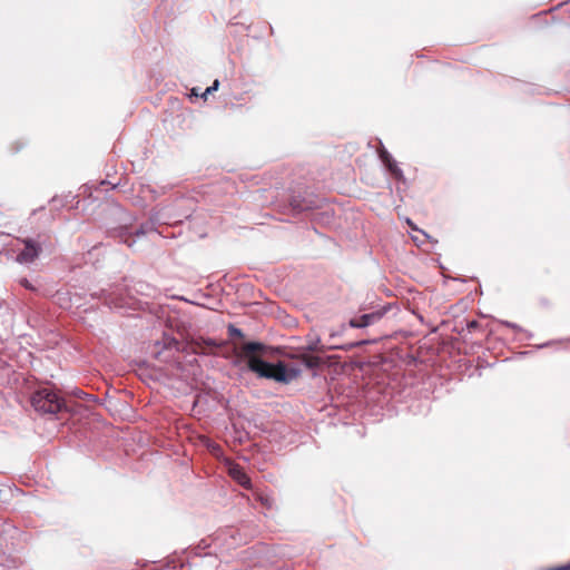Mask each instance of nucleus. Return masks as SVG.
I'll list each match as a JSON object with an SVG mask.
<instances>
[{
	"label": "nucleus",
	"instance_id": "1",
	"mask_svg": "<svg viewBox=\"0 0 570 570\" xmlns=\"http://www.w3.org/2000/svg\"><path fill=\"white\" fill-rule=\"evenodd\" d=\"M247 366L259 377L274 380L278 383H289L301 373L298 368H287L283 362L272 364L254 355L248 357Z\"/></svg>",
	"mask_w": 570,
	"mask_h": 570
},
{
	"label": "nucleus",
	"instance_id": "2",
	"mask_svg": "<svg viewBox=\"0 0 570 570\" xmlns=\"http://www.w3.org/2000/svg\"><path fill=\"white\" fill-rule=\"evenodd\" d=\"M33 409L42 414H56L63 409V401L49 389H41L31 396Z\"/></svg>",
	"mask_w": 570,
	"mask_h": 570
},
{
	"label": "nucleus",
	"instance_id": "3",
	"mask_svg": "<svg viewBox=\"0 0 570 570\" xmlns=\"http://www.w3.org/2000/svg\"><path fill=\"white\" fill-rule=\"evenodd\" d=\"M225 465L227 468V472L229 476L237 482L243 488L250 490L252 489V481L250 478L247 475L246 471L243 466L239 464L233 462L232 460H225Z\"/></svg>",
	"mask_w": 570,
	"mask_h": 570
},
{
	"label": "nucleus",
	"instance_id": "4",
	"mask_svg": "<svg viewBox=\"0 0 570 570\" xmlns=\"http://www.w3.org/2000/svg\"><path fill=\"white\" fill-rule=\"evenodd\" d=\"M23 243L24 248L17 256V261L20 264H30L39 256L41 247L39 246V244L31 239H26L23 240Z\"/></svg>",
	"mask_w": 570,
	"mask_h": 570
},
{
	"label": "nucleus",
	"instance_id": "5",
	"mask_svg": "<svg viewBox=\"0 0 570 570\" xmlns=\"http://www.w3.org/2000/svg\"><path fill=\"white\" fill-rule=\"evenodd\" d=\"M386 313V309H380L372 313L363 314L360 317L352 318L350 326L353 328H363L379 322Z\"/></svg>",
	"mask_w": 570,
	"mask_h": 570
},
{
	"label": "nucleus",
	"instance_id": "6",
	"mask_svg": "<svg viewBox=\"0 0 570 570\" xmlns=\"http://www.w3.org/2000/svg\"><path fill=\"white\" fill-rule=\"evenodd\" d=\"M380 156H381L382 161L385 164V166H387V168L395 176L399 177L402 175L401 169L397 168L396 164L393 161L392 157L390 156V154L387 151H382Z\"/></svg>",
	"mask_w": 570,
	"mask_h": 570
},
{
	"label": "nucleus",
	"instance_id": "7",
	"mask_svg": "<svg viewBox=\"0 0 570 570\" xmlns=\"http://www.w3.org/2000/svg\"><path fill=\"white\" fill-rule=\"evenodd\" d=\"M301 362L305 365V367L314 370L321 365V357L314 355H303Z\"/></svg>",
	"mask_w": 570,
	"mask_h": 570
},
{
	"label": "nucleus",
	"instance_id": "8",
	"mask_svg": "<svg viewBox=\"0 0 570 570\" xmlns=\"http://www.w3.org/2000/svg\"><path fill=\"white\" fill-rule=\"evenodd\" d=\"M256 498L266 509H272L275 504V500L271 494L257 493Z\"/></svg>",
	"mask_w": 570,
	"mask_h": 570
},
{
	"label": "nucleus",
	"instance_id": "9",
	"mask_svg": "<svg viewBox=\"0 0 570 570\" xmlns=\"http://www.w3.org/2000/svg\"><path fill=\"white\" fill-rule=\"evenodd\" d=\"M263 348H264V345L262 343L248 342V343L244 344L243 352L245 354H252V353L262 351Z\"/></svg>",
	"mask_w": 570,
	"mask_h": 570
},
{
	"label": "nucleus",
	"instance_id": "10",
	"mask_svg": "<svg viewBox=\"0 0 570 570\" xmlns=\"http://www.w3.org/2000/svg\"><path fill=\"white\" fill-rule=\"evenodd\" d=\"M16 529V527L9 522L2 523V529L0 530V534H11V532Z\"/></svg>",
	"mask_w": 570,
	"mask_h": 570
},
{
	"label": "nucleus",
	"instance_id": "11",
	"mask_svg": "<svg viewBox=\"0 0 570 570\" xmlns=\"http://www.w3.org/2000/svg\"><path fill=\"white\" fill-rule=\"evenodd\" d=\"M230 335L243 337V332L239 328H236L234 326L229 327Z\"/></svg>",
	"mask_w": 570,
	"mask_h": 570
},
{
	"label": "nucleus",
	"instance_id": "12",
	"mask_svg": "<svg viewBox=\"0 0 570 570\" xmlns=\"http://www.w3.org/2000/svg\"><path fill=\"white\" fill-rule=\"evenodd\" d=\"M214 92L210 86L200 95L203 98H206L209 94Z\"/></svg>",
	"mask_w": 570,
	"mask_h": 570
},
{
	"label": "nucleus",
	"instance_id": "13",
	"mask_svg": "<svg viewBox=\"0 0 570 570\" xmlns=\"http://www.w3.org/2000/svg\"><path fill=\"white\" fill-rule=\"evenodd\" d=\"M218 87H219V81H218V80H215V81L213 82V85L210 86V88H212L214 91H216V90L218 89Z\"/></svg>",
	"mask_w": 570,
	"mask_h": 570
},
{
	"label": "nucleus",
	"instance_id": "14",
	"mask_svg": "<svg viewBox=\"0 0 570 570\" xmlns=\"http://www.w3.org/2000/svg\"><path fill=\"white\" fill-rule=\"evenodd\" d=\"M570 567H559V568H551L548 570H569Z\"/></svg>",
	"mask_w": 570,
	"mask_h": 570
},
{
	"label": "nucleus",
	"instance_id": "15",
	"mask_svg": "<svg viewBox=\"0 0 570 570\" xmlns=\"http://www.w3.org/2000/svg\"><path fill=\"white\" fill-rule=\"evenodd\" d=\"M212 449L215 453L220 451V448L218 445H213Z\"/></svg>",
	"mask_w": 570,
	"mask_h": 570
},
{
	"label": "nucleus",
	"instance_id": "16",
	"mask_svg": "<svg viewBox=\"0 0 570 570\" xmlns=\"http://www.w3.org/2000/svg\"><path fill=\"white\" fill-rule=\"evenodd\" d=\"M191 92H193V95H195V96H198V95H199V94H198V91H196V89H195V88L191 90Z\"/></svg>",
	"mask_w": 570,
	"mask_h": 570
},
{
	"label": "nucleus",
	"instance_id": "17",
	"mask_svg": "<svg viewBox=\"0 0 570 570\" xmlns=\"http://www.w3.org/2000/svg\"><path fill=\"white\" fill-rule=\"evenodd\" d=\"M308 350L314 351V350H316V346H315V345H311V346L308 347Z\"/></svg>",
	"mask_w": 570,
	"mask_h": 570
}]
</instances>
